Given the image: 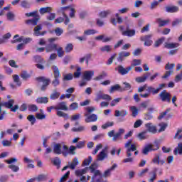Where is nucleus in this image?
<instances>
[{
    "instance_id": "35",
    "label": "nucleus",
    "mask_w": 182,
    "mask_h": 182,
    "mask_svg": "<svg viewBox=\"0 0 182 182\" xmlns=\"http://www.w3.org/2000/svg\"><path fill=\"white\" fill-rule=\"evenodd\" d=\"M182 128H178L176 131V133L175 134L173 139L174 140H182Z\"/></svg>"
},
{
    "instance_id": "54",
    "label": "nucleus",
    "mask_w": 182,
    "mask_h": 182,
    "mask_svg": "<svg viewBox=\"0 0 182 182\" xmlns=\"http://www.w3.org/2000/svg\"><path fill=\"white\" fill-rule=\"evenodd\" d=\"M73 79V74L69 73L63 75V82L68 81V80H72Z\"/></svg>"
},
{
    "instance_id": "13",
    "label": "nucleus",
    "mask_w": 182,
    "mask_h": 182,
    "mask_svg": "<svg viewBox=\"0 0 182 182\" xmlns=\"http://www.w3.org/2000/svg\"><path fill=\"white\" fill-rule=\"evenodd\" d=\"M152 36L153 35L151 34L141 36L140 41L144 42V46H151V45H153V41L151 40Z\"/></svg>"
},
{
    "instance_id": "48",
    "label": "nucleus",
    "mask_w": 182,
    "mask_h": 182,
    "mask_svg": "<svg viewBox=\"0 0 182 182\" xmlns=\"http://www.w3.org/2000/svg\"><path fill=\"white\" fill-rule=\"evenodd\" d=\"M111 14H112V11L107 10V11L100 12L99 14V16H100V18H106L107 16H108V15H111Z\"/></svg>"
},
{
    "instance_id": "30",
    "label": "nucleus",
    "mask_w": 182,
    "mask_h": 182,
    "mask_svg": "<svg viewBox=\"0 0 182 182\" xmlns=\"http://www.w3.org/2000/svg\"><path fill=\"white\" fill-rule=\"evenodd\" d=\"M173 154H175V156H177V154H180L181 156L182 155V143L181 142H179L178 144V146L174 149Z\"/></svg>"
},
{
    "instance_id": "28",
    "label": "nucleus",
    "mask_w": 182,
    "mask_h": 182,
    "mask_svg": "<svg viewBox=\"0 0 182 182\" xmlns=\"http://www.w3.org/2000/svg\"><path fill=\"white\" fill-rule=\"evenodd\" d=\"M136 137L139 139V140H146V139H149V135H147V131H144L139 134H137Z\"/></svg>"
},
{
    "instance_id": "17",
    "label": "nucleus",
    "mask_w": 182,
    "mask_h": 182,
    "mask_svg": "<svg viewBox=\"0 0 182 182\" xmlns=\"http://www.w3.org/2000/svg\"><path fill=\"white\" fill-rule=\"evenodd\" d=\"M136 35V30L130 29L129 26H127L126 30L122 32V36H128V38H132Z\"/></svg>"
},
{
    "instance_id": "49",
    "label": "nucleus",
    "mask_w": 182,
    "mask_h": 182,
    "mask_svg": "<svg viewBox=\"0 0 182 182\" xmlns=\"http://www.w3.org/2000/svg\"><path fill=\"white\" fill-rule=\"evenodd\" d=\"M130 110L132 113L133 117H136V116H137V114H139V109H137V107H136V106L130 107Z\"/></svg>"
},
{
    "instance_id": "51",
    "label": "nucleus",
    "mask_w": 182,
    "mask_h": 182,
    "mask_svg": "<svg viewBox=\"0 0 182 182\" xmlns=\"http://www.w3.org/2000/svg\"><path fill=\"white\" fill-rule=\"evenodd\" d=\"M52 163L54 164V166H56L57 168H60V159L55 158L53 160H52Z\"/></svg>"
},
{
    "instance_id": "20",
    "label": "nucleus",
    "mask_w": 182,
    "mask_h": 182,
    "mask_svg": "<svg viewBox=\"0 0 182 182\" xmlns=\"http://www.w3.org/2000/svg\"><path fill=\"white\" fill-rule=\"evenodd\" d=\"M159 171V168H154L151 172H149V182H154V181L157 180V171Z\"/></svg>"
},
{
    "instance_id": "8",
    "label": "nucleus",
    "mask_w": 182,
    "mask_h": 182,
    "mask_svg": "<svg viewBox=\"0 0 182 182\" xmlns=\"http://www.w3.org/2000/svg\"><path fill=\"white\" fill-rule=\"evenodd\" d=\"M51 69L53 70L54 76V79L52 81V85L54 86V87H56V86H59L60 83V81L59 80V77H60V71H59V68L56 65H53Z\"/></svg>"
},
{
    "instance_id": "32",
    "label": "nucleus",
    "mask_w": 182,
    "mask_h": 182,
    "mask_svg": "<svg viewBox=\"0 0 182 182\" xmlns=\"http://www.w3.org/2000/svg\"><path fill=\"white\" fill-rule=\"evenodd\" d=\"M178 43H165L164 48L166 49H174V48H178Z\"/></svg>"
},
{
    "instance_id": "62",
    "label": "nucleus",
    "mask_w": 182,
    "mask_h": 182,
    "mask_svg": "<svg viewBox=\"0 0 182 182\" xmlns=\"http://www.w3.org/2000/svg\"><path fill=\"white\" fill-rule=\"evenodd\" d=\"M91 161H93V158H92V156H89L88 159L84 160L82 166H89Z\"/></svg>"
},
{
    "instance_id": "52",
    "label": "nucleus",
    "mask_w": 182,
    "mask_h": 182,
    "mask_svg": "<svg viewBox=\"0 0 182 182\" xmlns=\"http://www.w3.org/2000/svg\"><path fill=\"white\" fill-rule=\"evenodd\" d=\"M39 31H42V26L38 25L34 28V35L36 36H40L41 32Z\"/></svg>"
},
{
    "instance_id": "5",
    "label": "nucleus",
    "mask_w": 182,
    "mask_h": 182,
    "mask_svg": "<svg viewBox=\"0 0 182 182\" xmlns=\"http://www.w3.org/2000/svg\"><path fill=\"white\" fill-rule=\"evenodd\" d=\"M54 154H63V156H68L69 154V147L65 145L63 142L54 144L53 145Z\"/></svg>"
},
{
    "instance_id": "45",
    "label": "nucleus",
    "mask_w": 182,
    "mask_h": 182,
    "mask_svg": "<svg viewBox=\"0 0 182 182\" xmlns=\"http://www.w3.org/2000/svg\"><path fill=\"white\" fill-rule=\"evenodd\" d=\"M23 41V37H19V35L16 34L14 36V40L11 41V43H17L22 42Z\"/></svg>"
},
{
    "instance_id": "25",
    "label": "nucleus",
    "mask_w": 182,
    "mask_h": 182,
    "mask_svg": "<svg viewBox=\"0 0 182 182\" xmlns=\"http://www.w3.org/2000/svg\"><path fill=\"white\" fill-rule=\"evenodd\" d=\"M57 48H58L57 44L50 43L48 45L46 46V51L47 52V53H49V52L56 50Z\"/></svg>"
},
{
    "instance_id": "22",
    "label": "nucleus",
    "mask_w": 182,
    "mask_h": 182,
    "mask_svg": "<svg viewBox=\"0 0 182 182\" xmlns=\"http://www.w3.org/2000/svg\"><path fill=\"white\" fill-rule=\"evenodd\" d=\"M166 12L168 14H174L176 12H178V6H166L165 7Z\"/></svg>"
},
{
    "instance_id": "55",
    "label": "nucleus",
    "mask_w": 182,
    "mask_h": 182,
    "mask_svg": "<svg viewBox=\"0 0 182 182\" xmlns=\"http://www.w3.org/2000/svg\"><path fill=\"white\" fill-rule=\"evenodd\" d=\"M8 21H15V14L12 11H9L6 14Z\"/></svg>"
},
{
    "instance_id": "64",
    "label": "nucleus",
    "mask_w": 182,
    "mask_h": 182,
    "mask_svg": "<svg viewBox=\"0 0 182 182\" xmlns=\"http://www.w3.org/2000/svg\"><path fill=\"white\" fill-rule=\"evenodd\" d=\"M29 112H38V106L36 105H31L28 106Z\"/></svg>"
},
{
    "instance_id": "47",
    "label": "nucleus",
    "mask_w": 182,
    "mask_h": 182,
    "mask_svg": "<svg viewBox=\"0 0 182 182\" xmlns=\"http://www.w3.org/2000/svg\"><path fill=\"white\" fill-rule=\"evenodd\" d=\"M95 33H97V31L95 29H87L84 31V35L85 36H89V35H95Z\"/></svg>"
},
{
    "instance_id": "56",
    "label": "nucleus",
    "mask_w": 182,
    "mask_h": 182,
    "mask_svg": "<svg viewBox=\"0 0 182 182\" xmlns=\"http://www.w3.org/2000/svg\"><path fill=\"white\" fill-rule=\"evenodd\" d=\"M65 50L66 53H69L73 50V43H68L65 48Z\"/></svg>"
},
{
    "instance_id": "61",
    "label": "nucleus",
    "mask_w": 182,
    "mask_h": 182,
    "mask_svg": "<svg viewBox=\"0 0 182 182\" xmlns=\"http://www.w3.org/2000/svg\"><path fill=\"white\" fill-rule=\"evenodd\" d=\"M36 118H37L38 120H44L45 119H46V114H41V113H36Z\"/></svg>"
},
{
    "instance_id": "34",
    "label": "nucleus",
    "mask_w": 182,
    "mask_h": 182,
    "mask_svg": "<svg viewBox=\"0 0 182 182\" xmlns=\"http://www.w3.org/2000/svg\"><path fill=\"white\" fill-rule=\"evenodd\" d=\"M77 164H79V159L77 158H74L73 159V161L70 164L69 168L71 170H75V168H76V166H77Z\"/></svg>"
},
{
    "instance_id": "7",
    "label": "nucleus",
    "mask_w": 182,
    "mask_h": 182,
    "mask_svg": "<svg viewBox=\"0 0 182 182\" xmlns=\"http://www.w3.org/2000/svg\"><path fill=\"white\" fill-rule=\"evenodd\" d=\"M126 133V130L123 128H119L118 132L116 133L114 130H111L107 133V136L109 138L112 137V141H117L119 140L120 137Z\"/></svg>"
},
{
    "instance_id": "50",
    "label": "nucleus",
    "mask_w": 182,
    "mask_h": 182,
    "mask_svg": "<svg viewBox=\"0 0 182 182\" xmlns=\"http://www.w3.org/2000/svg\"><path fill=\"white\" fill-rule=\"evenodd\" d=\"M55 50H57L58 58H63V56H65V50H63V48L59 47L55 49Z\"/></svg>"
},
{
    "instance_id": "12",
    "label": "nucleus",
    "mask_w": 182,
    "mask_h": 182,
    "mask_svg": "<svg viewBox=\"0 0 182 182\" xmlns=\"http://www.w3.org/2000/svg\"><path fill=\"white\" fill-rule=\"evenodd\" d=\"M89 170V167L85 168L84 169H78L75 171V175L80 178V181L81 182H86V176H83V174H86L87 171Z\"/></svg>"
},
{
    "instance_id": "4",
    "label": "nucleus",
    "mask_w": 182,
    "mask_h": 182,
    "mask_svg": "<svg viewBox=\"0 0 182 182\" xmlns=\"http://www.w3.org/2000/svg\"><path fill=\"white\" fill-rule=\"evenodd\" d=\"M97 164H92L89 166L90 172L93 174L92 176V181L96 182H103V175L100 170L97 169Z\"/></svg>"
},
{
    "instance_id": "53",
    "label": "nucleus",
    "mask_w": 182,
    "mask_h": 182,
    "mask_svg": "<svg viewBox=\"0 0 182 182\" xmlns=\"http://www.w3.org/2000/svg\"><path fill=\"white\" fill-rule=\"evenodd\" d=\"M27 119L28 122H30L31 124L33 126L35 123H36V118H35V116L30 114L27 117Z\"/></svg>"
},
{
    "instance_id": "60",
    "label": "nucleus",
    "mask_w": 182,
    "mask_h": 182,
    "mask_svg": "<svg viewBox=\"0 0 182 182\" xmlns=\"http://www.w3.org/2000/svg\"><path fill=\"white\" fill-rule=\"evenodd\" d=\"M159 126L161 127L159 130V133H161V132H164L166 129H167V124L162 122L159 124Z\"/></svg>"
},
{
    "instance_id": "37",
    "label": "nucleus",
    "mask_w": 182,
    "mask_h": 182,
    "mask_svg": "<svg viewBox=\"0 0 182 182\" xmlns=\"http://www.w3.org/2000/svg\"><path fill=\"white\" fill-rule=\"evenodd\" d=\"M38 21H39V18L36 17L35 18L26 21V23L27 25H33V26H36V25H38Z\"/></svg>"
},
{
    "instance_id": "46",
    "label": "nucleus",
    "mask_w": 182,
    "mask_h": 182,
    "mask_svg": "<svg viewBox=\"0 0 182 182\" xmlns=\"http://www.w3.org/2000/svg\"><path fill=\"white\" fill-rule=\"evenodd\" d=\"M1 144L4 147H11V146H12V139H4Z\"/></svg>"
},
{
    "instance_id": "38",
    "label": "nucleus",
    "mask_w": 182,
    "mask_h": 182,
    "mask_svg": "<svg viewBox=\"0 0 182 182\" xmlns=\"http://www.w3.org/2000/svg\"><path fill=\"white\" fill-rule=\"evenodd\" d=\"M152 162L154 164H161V166H163V164H164V163H166V161L163 160L161 161H159V155H156L153 160H152Z\"/></svg>"
},
{
    "instance_id": "58",
    "label": "nucleus",
    "mask_w": 182,
    "mask_h": 182,
    "mask_svg": "<svg viewBox=\"0 0 182 182\" xmlns=\"http://www.w3.org/2000/svg\"><path fill=\"white\" fill-rule=\"evenodd\" d=\"M9 168H10V170H12L14 173H18V171H19V166L16 165H9Z\"/></svg>"
},
{
    "instance_id": "63",
    "label": "nucleus",
    "mask_w": 182,
    "mask_h": 182,
    "mask_svg": "<svg viewBox=\"0 0 182 182\" xmlns=\"http://www.w3.org/2000/svg\"><path fill=\"white\" fill-rule=\"evenodd\" d=\"M69 176H70V171L66 172V173L60 179L59 182H65L68 178H69Z\"/></svg>"
},
{
    "instance_id": "59",
    "label": "nucleus",
    "mask_w": 182,
    "mask_h": 182,
    "mask_svg": "<svg viewBox=\"0 0 182 182\" xmlns=\"http://www.w3.org/2000/svg\"><path fill=\"white\" fill-rule=\"evenodd\" d=\"M176 66V64L174 63H171L170 64V63H168L166 65H165V70H173L174 69V67Z\"/></svg>"
},
{
    "instance_id": "24",
    "label": "nucleus",
    "mask_w": 182,
    "mask_h": 182,
    "mask_svg": "<svg viewBox=\"0 0 182 182\" xmlns=\"http://www.w3.org/2000/svg\"><path fill=\"white\" fill-rule=\"evenodd\" d=\"M130 56V53L127 51H122L119 53V57L117 58L118 62H123L124 60V58H128Z\"/></svg>"
},
{
    "instance_id": "9",
    "label": "nucleus",
    "mask_w": 182,
    "mask_h": 182,
    "mask_svg": "<svg viewBox=\"0 0 182 182\" xmlns=\"http://www.w3.org/2000/svg\"><path fill=\"white\" fill-rule=\"evenodd\" d=\"M107 100V102H110L112 100V97L107 94L103 93L102 91H98L96 93V98H95V102H100V100Z\"/></svg>"
},
{
    "instance_id": "57",
    "label": "nucleus",
    "mask_w": 182,
    "mask_h": 182,
    "mask_svg": "<svg viewBox=\"0 0 182 182\" xmlns=\"http://www.w3.org/2000/svg\"><path fill=\"white\" fill-rule=\"evenodd\" d=\"M82 75V68L80 67L77 68V71L74 73V77L79 78Z\"/></svg>"
},
{
    "instance_id": "43",
    "label": "nucleus",
    "mask_w": 182,
    "mask_h": 182,
    "mask_svg": "<svg viewBox=\"0 0 182 182\" xmlns=\"http://www.w3.org/2000/svg\"><path fill=\"white\" fill-rule=\"evenodd\" d=\"M59 96H60V92L58 91H53V92L50 95V99H51V100H56V99H59Z\"/></svg>"
},
{
    "instance_id": "15",
    "label": "nucleus",
    "mask_w": 182,
    "mask_h": 182,
    "mask_svg": "<svg viewBox=\"0 0 182 182\" xmlns=\"http://www.w3.org/2000/svg\"><path fill=\"white\" fill-rule=\"evenodd\" d=\"M116 168H117V164H114L111 167L106 169L102 173L103 178H107L110 177V176H112V171H114Z\"/></svg>"
},
{
    "instance_id": "10",
    "label": "nucleus",
    "mask_w": 182,
    "mask_h": 182,
    "mask_svg": "<svg viewBox=\"0 0 182 182\" xmlns=\"http://www.w3.org/2000/svg\"><path fill=\"white\" fill-rule=\"evenodd\" d=\"M159 97L161 102H167V103L171 102V94L166 90L160 92Z\"/></svg>"
},
{
    "instance_id": "11",
    "label": "nucleus",
    "mask_w": 182,
    "mask_h": 182,
    "mask_svg": "<svg viewBox=\"0 0 182 182\" xmlns=\"http://www.w3.org/2000/svg\"><path fill=\"white\" fill-rule=\"evenodd\" d=\"M159 148L157 144H148L142 149V153L146 156L149 154V151H156V150H159Z\"/></svg>"
},
{
    "instance_id": "16",
    "label": "nucleus",
    "mask_w": 182,
    "mask_h": 182,
    "mask_svg": "<svg viewBox=\"0 0 182 182\" xmlns=\"http://www.w3.org/2000/svg\"><path fill=\"white\" fill-rule=\"evenodd\" d=\"M115 70H117L119 75H122V76H124V75H127V73L132 70V67L129 66L127 68H124L123 65H118L115 68Z\"/></svg>"
},
{
    "instance_id": "23",
    "label": "nucleus",
    "mask_w": 182,
    "mask_h": 182,
    "mask_svg": "<svg viewBox=\"0 0 182 182\" xmlns=\"http://www.w3.org/2000/svg\"><path fill=\"white\" fill-rule=\"evenodd\" d=\"M112 49H113V46L110 45H105L100 48V50L102 53H110Z\"/></svg>"
},
{
    "instance_id": "29",
    "label": "nucleus",
    "mask_w": 182,
    "mask_h": 182,
    "mask_svg": "<svg viewBox=\"0 0 182 182\" xmlns=\"http://www.w3.org/2000/svg\"><path fill=\"white\" fill-rule=\"evenodd\" d=\"M47 179H48V175H45V174H40L37 177L34 178V180L37 182L46 181Z\"/></svg>"
},
{
    "instance_id": "36",
    "label": "nucleus",
    "mask_w": 182,
    "mask_h": 182,
    "mask_svg": "<svg viewBox=\"0 0 182 182\" xmlns=\"http://www.w3.org/2000/svg\"><path fill=\"white\" fill-rule=\"evenodd\" d=\"M48 102H49V98H48L47 97H38L36 99V102L38 103V104L46 105V103H48Z\"/></svg>"
},
{
    "instance_id": "41",
    "label": "nucleus",
    "mask_w": 182,
    "mask_h": 182,
    "mask_svg": "<svg viewBox=\"0 0 182 182\" xmlns=\"http://www.w3.org/2000/svg\"><path fill=\"white\" fill-rule=\"evenodd\" d=\"M140 65H141V60L134 59L129 68H132V69H133L134 66H139Z\"/></svg>"
},
{
    "instance_id": "42",
    "label": "nucleus",
    "mask_w": 182,
    "mask_h": 182,
    "mask_svg": "<svg viewBox=\"0 0 182 182\" xmlns=\"http://www.w3.org/2000/svg\"><path fill=\"white\" fill-rule=\"evenodd\" d=\"M51 11H52V8L44 7V8L40 9L39 12H40L41 15H45V14H48V13L50 12Z\"/></svg>"
},
{
    "instance_id": "44",
    "label": "nucleus",
    "mask_w": 182,
    "mask_h": 182,
    "mask_svg": "<svg viewBox=\"0 0 182 182\" xmlns=\"http://www.w3.org/2000/svg\"><path fill=\"white\" fill-rule=\"evenodd\" d=\"M113 126H114V122H107L105 124H102L101 127L103 130H106V129L113 127Z\"/></svg>"
},
{
    "instance_id": "14",
    "label": "nucleus",
    "mask_w": 182,
    "mask_h": 182,
    "mask_svg": "<svg viewBox=\"0 0 182 182\" xmlns=\"http://www.w3.org/2000/svg\"><path fill=\"white\" fill-rule=\"evenodd\" d=\"M37 80L43 83L41 89L43 92H45L48 86H49V83H50V79L46 78L45 77H40L37 78Z\"/></svg>"
},
{
    "instance_id": "2",
    "label": "nucleus",
    "mask_w": 182,
    "mask_h": 182,
    "mask_svg": "<svg viewBox=\"0 0 182 182\" xmlns=\"http://www.w3.org/2000/svg\"><path fill=\"white\" fill-rule=\"evenodd\" d=\"M86 112L84 113V116L85 117V123H95V122H97V114H91L96 110V107H85Z\"/></svg>"
},
{
    "instance_id": "39",
    "label": "nucleus",
    "mask_w": 182,
    "mask_h": 182,
    "mask_svg": "<svg viewBox=\"0 0 182 182\" xmlns=\"http://www.w3.org/2000/svg\"><path fill=\"white\" fill-rule=\"evenodd\" d=\"M70 8V6L60 7L58 10V12L62 14L63 16H65V15H66V12H68V11H69Z\"/></svg>"
},
{
    "instance_id": "21",
    "label": "nucleus",
    "mask_w": 182,
    "mask_h": 182,
    "mask_svg": "<svg viewBox=\"0 0 182 182\" xmlns=\"http://www.w3.org/2000/svg\"><path fill=\"white\" fill-rule=\"evenodd\" d=\"M108 155L106 152V149H102L97 156V161H103L105 159H107Z\"/></svg>"
},
{
    "instance_id": "6",
    "label": "nucleus",
    "mask_w": 182,
    "mask_h": 182,
    "mask_svg": "<svg viewBox=\"0 0 182 182\" xmlns=\"http://www.w3.org/2000/svg\"><path fill=\"white\" fill-rule=\"evenodd\" d=\"M1 98L0 97V114L2 113V107H6L7 109H11V112H16L18 109H19V106L18 105H14L15 103L14 100H9L8 102H1Z\"/></svg>"
},
{
    "instance_id": "1",
    "label": "nucleus",
    "mask_w": 182,
    "mask_h": 182,
    "mask_svg": "<svg viewBox=\"0 0 182 182\" xmlns=\"http://www.w3.org/2000/svg\"><path fill=\"white\" fill-rule=\"evenodd\" d=\"M133 139H129L124 144V147L127 149V159L123 160V163H133L134 159L132 157V151H136V144H132Z\"/></svg>"
},
{
    "instance_id": "40",
    "label": "nucleus",
    "mask_w": 182,
    "mask_h": 182,
    "mask_svg": "<svg viewBox=\"0 0 182 182\" xmlns=\"http://www.w3.org/2000/svg\"><path fill=\"white\" fill-rule=\"evenodd\" d=\"M33 60L36 61V63H45V60L41 55H34Z\"/></svg>"
},
{
    "instance_id": "3",
    "label": "nucleus",
    "mask_w": 182,
    "mask_h": 182,
    "mask_svg": "<svg viewBox=\"0 0 182 182\" xmlns=\"http://www.w3.org/2000/svg\"><path fill=\"white\" fill-rule=\"evenodd\" d=\"M55 110H57L56 114L58 116V117H63L65 120H68L69 119V115L64 112H68L69 110V107H68V105L66 104V102H58L56 106H55Z\"/></svg>"
},
{
    "instance_id": "31",
    "label": "nucleus",
    "mask_w": 182,
    "mask_h": 182,
    "mask_svg": "<svg viewBox=\"0 0 182 182\" xmlns=\"http://www.w3.org/2000/svg\"><path fill=\"white\" fill-rule=\"evenodd\" d=\"M146 92H149V95H158L160 92L159 91L158 88H154V87L149 86L146 87Z\"/></svg>"
},
{
    "instance_id": "19",
    "label": "nucleus",
    "mask_w": 182,
    "mask_h": 182,
    "mask_svg": "<svg viewBox=\"0 0 182 182\" xmlns=\"http://www.w3.org/2000/svg\"><path fill=\"white\" fill-rule=\"evenodd\" d=\"M95 75V71L93 70H87L85 71L82 75V79L87 80V82L92 80V77Z\"/></svg>"
},
{
    "instance_id": "18",
    "label": "nucleus",
    "mask_w": 182,
    "mask_h": 182,
    "mask_svg": "<svg viewBox=\"0 0 182 182\" xmlns=\"http://www.w3.org/2000/svg\"><path fill=\"white\" fill-rule=\"evenodd\" d=\"M145 127L146 129V132L152 133V134H156V133H157V127L151 122L145 124Z\"/></svg>"
},
{
    "instance_id": "27",
    "label": "nucleus",
    "mask_w": 182,
    "mask_h": 182,
    "mask_svg": "<svg viewBox=\"0 0 182 182\" xmlns=\"http://www.w3.org/2000/svg\"><path fill=\"white\" fill-rule=\"evenodd\" d=\"M156 23H159V26H166L167 23H170V19L163 20L160 18H156Z\"/></svg>"
},
{
    "instance_id": "26",
    "label": "nucleus",
    "mask_w": 182,
    "mask_h": 182,
    "mask_svg": "<svg viewBox=\"0 0 182 182\" xmlns=\"http://www.w3.org/2000/svg\"><path fill=\"white\" fill-rule=\"evenodd\" d=\"M127 111L122 109L121 111L119 110H115L114 116L115 117H124L125 116H127Z\"/></svg>"
},
{
    "instance_id": "33",
    "label": "nucleus",
    "mask_w": 182,
    "mask_h": 182,
    "mask_svg": "<svg viewBox=\"0 0 182 182\" xmlns=\"http://www.w3.org/2000/svg\"><path fill=\"white\" fill-rule=\"evenodd\" d=\"M117 90H119V92H123V88L119 85V84H117L111 87L109 93H113V92H116Z\"/></svg>"
}]
</instances>
